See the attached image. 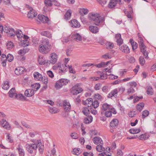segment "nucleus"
<instances>
[{
	"label": "nucleus",
	"instance_id": "1",
	"mask_svg": "<svg viewBox=\"0 0 156 156\" xmlns=\"http://www.w3.org/2000/svg\"><path fill=\"white\" fill-rule=\"evenodd\" d=\"M88 18L96 26L102 27L105 25V18L102 16L99 13H90L88 15Z\"/></svg>",
	"mask_w": 156,
	"mask_h": 156
},
{
	"label": "nucleus",
	"instance_id": "2",
	"mask_svg": "<svg viewBox=\"0 0 156 156\" xmlns=\"http://www.w3.org/2000/svg\"><path fill=\"white\" fill-rule=\"evenodd\" d=\"M25 147L27 151L30 153H33L34 151H36L38 148L41 154H42L44 151V147L40 140H37L31 144H27Z\"/></svg>",
	"mask_w": 156,
	"mask_h": 156
},
{
	"label": "nucleus",
	"instance_id": "3",
	"mask_svg": "<svg viewBox=\"0 0 156 156\" xmlns=\"http://www.w3.org/2000/svg\"><path fill=\"white\" fill-rule=\"evenodd\" d=\"M50 47L48 40L45 39L42 41L41 44L39 45L38 49L40 52L46 53L50 51Z\"/></svg>",
	"mask_w": 156,
	"mask_h": 156
},
{
	"label": "nucleus",
	"instance_id": "4",
	"mask_svg": "<svg viewBox=\"0 0 156 156\" xmlns=\"http://www.w3.org/2000/svg\"><path fill=\"white\" fill-rule=\"evenodd\" d=\"M138 41L141 52H142L145 58L147 59L148 58V53L146 51V47L144 43V40L142 37L139 35Z\"/></svg>",
	"mask_w": 156,
	"mask_h": 156
},
{
	"label": "nucleus",
	"instance_id": "5",
	"mask_svg": "<svg viewBox=\"0 0 156 156\" xmlns=\"http://www.w3.org/2000/svg\"><path fill=\"white\" fill-rule=\"evenodd\" d=\"M57 65L59 68L58 73L60 75H63L67 71L68 67L66 64L58 63Z\"/></svg>",
	"mask_w": 156,
	"mask_h": 156
},
{
	"label": "nucleus",
	"instance_id": "6",
	"mask_svg": "<svg viewBox=\"0 0 156 156\" xmlns=\"http://www.w3.org/2000/svg\"><path fill=\"white\" fill-rule=\"evenodd\" d=\"M26 7L29 10L27 14V16L29 18H33L37 15V12L29 5H26Z\"/></svg>",
	"mask_w": 156,
	"mask_h": 156
},
{
	"label": "nucleus",
	"instance_id": "7",
	"mask_svg": "<svg viewBox=\"0 0 156 156\" xmlns=\"http://www.w3.org/2000/svg\"><path fill=\"white\" fill-rule=\"evenodd\" d=\"M79 84H77L73 87L71 89V93L73 95H77L81 93L83 89L79 87Z\"/></svg>",
	"mask_w": 156,
	"mask_h": 156
},
{
	"label": "nucleus",
	"instance_id": "8",
	"mask_svg": "<svg viewBox=\"0 0 156 156\" xmlns=\"http://www.w3.org/2000/svg\"><path fill=\"white\" fill-rule=\"evenodd\" d=\"M0 123L2 127L7 130H9L11 128V126L5 119H2L1 120Z\"/></svg>",
	"mask_w": 156,
	"mask_h": 156
},
{
	"label": "nucleus",
	"instance_id": "9",
	"mask_svg": "<svg viewBox=\"0 0 156 156\" xmlns=\"http://www.w3.org/2000/svg\"><path fill=\"white\" fill-rule=\"evenodd\" d=\"M69 23L70 26L73 28H79L80 26V23L75 19L71 20L69 22Z\"/></svg>",
	"mask_w": 156,
	"mask_h": 156
},
{
	"label": "nucleus",
	"instance_id": "10",
	"mask_svg": "<svg viewBox=\"0 0 156 156\" xmlns=\"http://www.w3.org/2000/svg\"><path fill=\"white\" fill-rule=\"evenodd\" d=\"M63 107L65 111L69 112L71 110V105L69 101L67 100H65L63 102Z\"/></svg>",
	"mask_w": 156,
	"mask_h": 156
},
{
	"label": "nucleus",
	"instance_id": "11",
	"mask_svg": "<svg viewBox=\"0 0 156 156\" xmlns=\"http://www.w3.org/2000/svg\"><path fill=\"white\" fill-rule=\"evenodd\" d=\"M118 3L120 5L122 4L121 0H111L108 5V7L109 8H112L115 7Z\"/></svg>",
	"mask_w": 156,
	"mask_h": 156
},
{
	"label": "nucleus",
	"instance_id": "12",
	"mask_svg": "<svg viewBox=\"0 0 156 156\" xmlns=\"http://www.w3.org/2000/svg\"><path fill=\"white\" fill-rule=\"evenodd\" d=\"M50 62L52 64H55L57 61L58 56L56 54L53 53L50 55Z\"/></svg>",
	"mask_w": 156,
	"mask_h": 156
},
{
	"label": "nucleus",
	"instance_id": "13",
	"mask_svg": "<svg viewBox=\"0 0 156 156\" xmlns=\"http://www.w3.org/2000/svg\"><path fill=\"white\" fill-rule=\"evenodd\" d=\"M35 92V90L32 89H29L25 91L24 95L27 97H31L34 95Z\"/></svg>",
	"mask_w": 156,
	"mask_h": 156
},
{
	"label": "nucleus",
	"instance_id": "14",
	"mask_svg": "<svg viewBox=\"0 0 156 156\" xmlns=\"http://www.w3.org/2000/svg\"><path fill=\"white\" fill-rule=\"evenodd\" d=\"M98 145L96 147V149L98 151L101 152L105 151V150L107 152H108V151H110V148H108V150H107V148L105 150V148H104L103 146V144Z\"/></svg>",
	"mask_w": 156,
	"mask_h": 156
},
{
	"label": "nucleus",
	"instance_id": "15",
	"mask_svg": "<svg viewBox=\"0 0 156 156\" xmlns=\"http://www.w3.org/2000/svg\"><path fill=\"white\" fill-rule=\"evenodd\" d=\"M116 113L115 110L114 108H112L109 110L106 111L105 112V115L107 117H109L112 116V113L115 114Z\"/></svg>",
	"mask_w": 156,
	"mask_h": 156
},
{
	"label": "nucleus",
	"instance_id": "16",
	"mask_svg": "<svg viewBox=\"0 0 156 156\" xmlns=\"http://www.w3.org/2000/svg\"><path fill=\"white\" fill-rule=\"evenodd\" d=\"M118 92V90L116 88L113 90L108 95V98H111L113 96L115 97L117 96Z\"/></svg>",
	"mask_w": 156,
	"mask_h": 156
},
{
	"label": "nucleus",
	"instance_id": "17",
	"mask_svg": "<svg viewBox=\"0 0 156 156\" xmlns=\"http://www.w3.org/2000/svg\"><path fill=\"white\" fill-rule=\"evenodd\" d=\"M38 18L39 20L43 23H49L48 18L43 15H38Z\"/></svg>",
	"mask_w": 156,
	"mask_h": 156
},
{
	"label": "nucleus",
	"instance_id": "18",
	"mask_svg": "<svg viewBox=\"0 0 156 156\" xmlns=\"http://www.w3.org/2000/svg\"><path fill=\"white\" fill-rule=\"evenodd\" d=\"M93 99L91 98H88L86 100L83 101L82 103L84 105H87L88 107H91L92 104Z\"/></svg>",
	"mask_w": 156,
	"mask_h": 156
},
{
	"label": "nucleus",
	"instance_id": "19",
	"mask_svg": "<svg viewBox=\"0 0 156 156\" xmlns=\"http://www.w3.org/2000/svg\"><path fill=\"white\" fill-rule=\"evenodd\" d=\"M93 142L94 143L97 144H103V142L101 139L99 137H95L93 138Z\"/></svg>",
	"mask_w": 156,
	"mask_h": 156
},
{
	"label": "nucleus",
	"instance_id": "20",
	"mask_svg": "<svg viewBox=\"0 0 156 156\" xmlns=\"http://www.w3.org/2000/svg\"><path fill=\"white\" fill-rule=\"evenodd\" d=\"M120 49L121 51L125 53H128L130 52L129 48L126 45H123L120 46Z\"/></svg>",
	"mask_w": 156,
	"mask_h": 156
},
{
	"label": "nucleus",
	"instance_id": "21",
	"mask_svg": "<svg viewBox=\"0 0 156 156\" xmlns=\"http://www.w3.org/2000/svg\"><path fill=\"white\" fill-rule=\"evenodd\" d=\"M89 29L90 31L93 34H96L99 31V28L96 26H90L89 27Z\"/></svg>",
	"mask_w": 156,
	"mask_h": 156
},
{
	"label": "nucleus",
	"instance_id": "22",
	"mask_svg": "<svg viewBox=\"0 0 156 156\" xmlns=\"http://www.w3.org/2000/svg\"><path fill=\"white\" fill-rule=\"evenodd\" d=\"M119 123V121L117 119H113L110 123V126L112 128H114L117 126Z\"/></svg>",
	"mask_w": 156,
	"mask_h": 156
},
{
	"label": "nucleus",
	"instance_id": "23",
	"mask_svg": "<svg viewBox=\"0 0 156 156\" xmlns=\"http://www.w3.org/2000/svg\"><path fill=\"white\" fill-rule=\"evenodd\" d=\"M24 70V68L22 67H18L15 70V73L17 75H20L23 73Z\"/></svg>",
	"mask_w": 156,
	"mask_h": 156
},
{
	"label": "nucleus",
	"instance_id": "24",
	"mask_svg": "<svg viewBox=\"0 0 156 156\" xmlns=\"http://www.w3.org/2000/svg\"><path fill=\"white\" fill-rule=\"evenodd\" d=\"M115 37L116 38V41L118 44L120 46L123 42V41L121 38V35L120 34H116Z\"/></svg>",
	"mask_w": 156,
	"mask_h": 156
},
{
	"label": "nucleus",
	"instance_id": "25",
	"mask_svg": "<svg viewBox=\"0 0 156 156\" xmlns=\"http://www.w3.org/2000/svg\"><path fill=\"white\" fill-rule=\"evenodd\" d=\"M34 78L35 80H41L43 76L42 75L38 72H36L34 73L33 74Z\"/></svg>",
	"mask_w": 156,
	"mask_h": 156
},
{
	"label": "nucleus",
	"instance_id": "26",
	"mask_svg": "<svg viewBox=\"0 0 156 156\" xmlns=\"http://www.w3.org/2000/svg\"><path fill=\"white\" fill-rule=\"evenodd\" d=\"M17 149L19 151V153L20 156H24L25 155V151L23 148V147L20 145H19Z\"/></svg>",
	"mask_w": 156,
	"mask_h": 156
},
{
	"label": "nucleus",
	"instance_id": "27",
	"mask_svg": "<svg viewBox=\"0 0 156 156\" xmlns=\"http://www.w3.org/2000/svg\"><path fill=\"white\" fill-rule=\"evenodd\" d=\"M16 94L15 89L14 88H12L9 92V97L10 98H14L15 95H16Z\"/></svg>",
	"mask_w": 156,
	"mask_h": 156
},
{
	"label": "nucleus",
	"instance_id": "28",
	"mask_svg": "<svg viewBox=\"0 0 156 156\" xmlns=\"http://www.w3.org/2000/svg\"><path fill=\"white\" fill-rule=\"evenodd\" d=\"M15 35L16 36L20 41L22 40V38H23V34L22 31L20 30H18L15 32Z\"/></svg>",
	"mask_w": 156,
	"mask_h": 156
},
{
	"label": "nucleus",
	"instance_id": "29",
	"mask_svg": "<svg viewBox=\"0 0 156 156\" xmlns=\"http://www.w3.org/2000/svg\"><path fill=\"white\" fill-rule=\"evenodd\" d=\"M111 106L107 103L103 104L102 106V109L103 111H107L112 108Z\"/></svg>",
	"mask_w": 156,
	"mask_h": 156
},
{
	"label": "nucleus",
	"instance_id": "30",
	"mask_svg": "<svg viewBox=\"0 0 156 156\" xmlns=\"http://www.w3.org/2000/svg\"><path fill=\"white\" fill-rule=\"evenodd\" d=\"M72 38L73 39L78 41L81 40L82 37L78 33H75L72 35Z\"/></svg>",
	"mask_w": 156,
	"mask_h": 156
},
{
	"label": "nucleus",
	"instance_id": "31",
	"mask_svg": "<svg viewBox=\"0 0 156 156\" xmlns=\"http://www.w3.org/2000/svg\"><path fill=\"white\" fill-rule=\"evenodd\" d=\"M41 34L42 35L48 37L49 38L52 37L51 34L48 31H44L41 32Z\"/></svg>",
	"mask_w": 156,
	"mask_h": 156
},
{
	"label": "nucleus",
	"instance_id": "32",
	"mask_svg": "<svg viewBox=\"0 0 156 156\" xmlns=\"http://www.w3.org/2000/svg\"><path fill=\"white\" fill-rule=\"evenodd\" d=\"M93 120V117L91 116H89L85 118L84 119V122L86 124L91 122Z\"/></svg>",
	"mask_w": 156,
	"mask_h": 156
},
{
	"label": "nucleus",
	"instance_id": "33",
	"mask_svg": "<svg viewBox=\"0 0 156 156\" xmlns=\"http://www.w3.org/2000/svg\"><path fill=\"white\" fill-rule=\"evenodd\" d=\"M71 13V10H68L65 15L64 19L66 20H69L70 18Z\"/></svg>",
	"mask_w": 156,
	"mask_h": 156
},
{
	"label": "nucleus",
	"instance_id": "34",
	"mask_svg": "<svg viewBox=\"0 0 156 156\" xmlns=\"http://www.w3.org/2000/svg\"><path fill=\"white\" fill-rule=\"evenodd\" d=\"M60 80H59L56 82L55 85V87L57 89H58L62 87L63 86Z\"/></svg>",
	"mask_w": 156,
	"mask_h": 156
},
{
	"label": "nucleus",
	"instance_id": "35",
	"mask_svg": "<svg viewBox=\"0 0 156 156\" xmlns=\"http://www.w3.org/2000/svg\"><path fill=\"white\" fill-rule=\"evenodd\" d=\"M26 98L22 94H16L14 98L18 99H20L21 100H25Z\"/></svg>",
	"mask_w": 156,
	"mask_h": 156
},
{
	"label": "nucleus",
	"instance_id": "36",
	"mask_svg": "<svg viewBox=\"0 0 156 156\" xmlns=\"http://www.w3.org/2000/svg\"><path fill=\"white\" fill-rule=\"evenodd\" d=\"M88 12V9L86 8H82L80 10V13L82 15L87 14Z\"/></svg>",
	"mask_w": 156,
	"mask_h": 156
},
{
	"label": "nucleus",
	"instance_id": "37",
	"mask_svg": "<svg viewBox=\"0 0 156 156\" xmlns=\"http://www.w3.org/2000/svg\"><path fill=\"white\" fill-rule=\"evenodd\" d=\"M130 42L131 43L132 49L133 50L136 49L137 48V44L136 43L134 42L133 40L130 39Z\"/></svg>",
	"mask_w": 156,
	"mask_h": 156
},
{
	"label": "nucleus",
	"instance_id": "38",
	"mask_svg": "<svg viewBox=\"0 0 156 156\" xmlns=\"http://www.w3.org/2000/svg\"><path fill=\"white\" fill-rule=\"evenodd\" d=\"M2 87L4 90H7L9 89V85L8 81H5L2 85Z\"/></svg>",
	"mask_w": 156,
	"mask_h": 156
},
{
	"label": "nucleus",
	"instance_id": "39",
	"mask_svg": "<svg viewBox=\"0 0 156 156\" xmlns=\"http://www.w3.org/2000/svg\"><path fill=\"white\" fill-rule=\"evenodd\" d=\"M140 131V129H132L129 130V132L132 134L138 133Z\"/></svg>",
	"mask_w": 156,
	"mask_h": 156
},
{
	"label": "nucleus",
	"instance_id": "40",
	"mask_svg": "<svg viewBox=\"0 0 156 156\" xmlns=\"http://www.w3.org/2000/svg\"><path fill=\"white\" fill-rule=\"evenodd\" d=\"M31 87L33 89H34L35 90V91L38 90L40 87V85L39 83H36L31 85Z\"/></svg>",
	"mask_w": 156,
	"mask_h": 156
},
{
	"label": "nucleus",
	"instance_id": "41",
	"mask_svg": "<svg viewBox=\"0 0 156 156\" xmlns=\"http://www.w3.org/2000/svg\"><path fill=\"white\" fill-rule=\"evenodd\" d=\"M49 110L50 112L52 114L57 113L59 112L58 110L56 108L50 107Z\"/></svg>",
	"mask_w": 156,
	"mask_h": 156
},
{
	"label": "nucleus",
	"instance_id": "42",
	"mask_svg": "<svg viewBox=\"0 0 156 156\" xmlns=\"http://www.w3.org/2000/svg\"><path fill=\"white\" fill-rule=\"evenodd\" d=\"M147 92L148 94L152 95L153 94V90L152 87L151 86H148L147 87Z\"/></svg>",
	"mask_w": 156,
	"mask_h": 156
},
{
	"label": "nucleus",
	"instance_id": "43",
	"mask_svg": "<svg viewBox=\"0 0 156 156\" xmlns=\"http://www.w3.org/2000/svg\"><path fill=\"white\" fill-rule=\"evenodd\" d=\"M54 1V0H45L44 2L47 6H51L52 5V2Z\"/></svg>",
	"mask_w": 156,
	"mask_h": 156
},
{
	"label": "nucleus",
	"instance_id": "44",
	"mask_svg": "<svg viewBox=\"0 0 156 156\" xmlns=\"http://www.w3.org/2000/svg\"><path fill=\"white\" fill-rule=\"evenodd\" d=\"M82 112L86 115L89 114L90 113V111L88 107H84L83 108Z\"/></svg>",
	"mask_w": 156,
	"mask_h": 156
},
{
	"label": "nucleus",
	"instance_id": "45",
	"mask_svg": "<svg viewBox=\"0 0 156 156\" xmlns=\"http://www.w3.org/2000/svg\"><path fill=\"white\" fill-rule=\"evenodd\" d=\"M108 63V62H107L106 63L105 62H102L100 63L95 65V66L97 67L100 68L104 67L105 65H107Z\"/></svg>",
	"mask_w": 156,
	"mask_h": 156
},
{
	"label": "nucleus",
	"instance_id": "46",
	"mask_svg": "<svg viewBox=\"0 0 156 156\" xmlns=\"http://www.w3.org/2000/svg\"><path fill=\"white\" fill-rule=\"evenodd\" d=\"M144 107V104L143 103H139L137 106L136 108L139 111H141Z\"/></svg>",
	"mask_w": 156,
	"mask_h": 156
},
{
	"label": "nucleus",
	"instance_id": "47",
	"mask_svg": "<svg viewBox=\"0 0 156 156\" xmlns=\"http://www.w3.org/2000/svg\"><path fill=\"white\" fill-rule=\"evenodd\" d=\"M13 44L11 41H8L6 44V47L9 50L13 48Z\"/></svg>",
	"mask_w": 156,
	"mask_h": 156
},
{
	"label": "nucleus",
	"instance_id": "48",
	"mask_svg": "<svg viewBox=\"0 0 156 156\" xmlns=\"http://www.w3.org/2000/svg\"><path fill=\"white\" fill-rule=\"evenodd\" d=\"M73 152L74 154L77 155H79L81 153L80 149L79 148L74 149Z\"/></svg>",
	"mask_w": 156,
	"mask_h": 156
},
{
	"label": "nucleus",
	"instance_id": "49",
	"mask_svg": "<svg viewBox=\"0 0 156 156\" xmlns=\"http://www.w3.org/2000/svg\"><path fill=\"white\" fill-rule=\"evenodd\" d=\"M149 114V112L147 110H144L142 112V117L144 119Z\"/></svg>",
	"mask_w": 156,
	"mask_h": 156
},
{
	"label": "nucleus",
	"instance_id": "50",
	"mask_svg": "<svg viewBox=\"0 0 156 156\" xmlns=\"http://www.w3.org/2000/svg\"><path fill=\"white\" fill-rule=\"evenodd\" d=\"M9 31L7 33L9 36H14L15 35V32L14 31V29L12 28H11V29L9 30Z\"/></svg>",
	"mask_w": 156,
	"mask_h": 156
},
{
	"label": "nucleus",
	"instance_id": "51",
	"mask_svg": "<svg viewBox=\"0 0 156 156\" xmlns=\"http://www.w3.org/2000/svg\"><path fill=\"white\" fill-rule=\"evenodd\" d=\"M60 80L63 86L66 85L69 82V80L66 79H61Z\"/></svg>",
	"mask_w": 156,
	"mask_h": 156
},
{
	"label": "nucleus",
	"instance_id": "52",
	"mask_svg": "<svg viewBox=\"0 0 156 156\" xmlns=\"http://www.w3.org/2000/svg\"><path fill=\"white\" fill-rule=\"evenodd\" d=\"M92 105L95 108H97L99 106V103L97 101H93L92 100Z\"/></svg>",
	"mask_w": 156,
	"mask_h": 156
},
{
	"label": "nucleus",
	"instance_id": "53",
	"mask_svg": "<svg viewBox=\"0 0 156 156\" xmlns=\"http://www.w3.org/2000/svg\"><path fill=\"white\" fill-rule=\"evenodd\" d=\"M40 81H42L46 85L48 82V79L47 77L43 76Z\"/></svg>",
	"mask_w": 156,
	"mask_h": 156
},
{
	"label": "nucleus",
	"instance_id": "54",
	"mask_svg": "<svg viewBox=\"0 0 156 156\" xmlns=\"http://www.w3.org/2000/svg\"><path fill=\"white\" fill-rule=\"evenodd\" d=\"M7 60L9 62H12L13 59L14 57L13 55L10 54H9L7 56Z\"/></svg>",
	"mask_w": 156,
	"mask_h": 156
},
{
	"label": "nucleus",
	"instance_id": "55",
	"mask_svg": "<svg viewBox=\"0 0 156 156\" xmlns=\"http://www.w3.org/2000/svg\"><path fill=\"white\" fill-rule=\"evenodd\" d=\"M148 135L146 134H142L140 136V139L141 140H145L148 138Z\"/></svg>",
	"mask_w": 156,
	"mask_h": 156
},
{
	"label": "nucleus",
	"instance_id": "56",
	"mask_svg": "<svg viewBox=\"0 0 156 156\" xmlns=\"http://www.w3.org/2000/svg\"><path fill=\"white\" fill-rule=\"evenodd\" d=\"M70 136L73 139H76L78 137V134L75 132L71 133L70 134Z\"/></svg>",
	"mask_w": 156,
	"mask_h": 156
},
{
	"label": "nucleus",
	"instance_id": "57",
	"mask_svg": "<svg viewBox=\"0 0 156 156\" xmlns=\"http://www.w3.org/2000/svg\"><path fill=\"white\" fill-rule=\"evenodd\" d=\"M107 48H108L112 49L114 47L113 44L110 42H107L106 44Z\"/></svg>",
	"mask_w": 156,
	"mask_h": 156
},
{
	"label": "nucleus",
	"instance_id": "58",
	"mask_svg": "<svg viewBox=\"0 0 156 156\" xmlns=\"http://www.w3.org/2000/svg\"><path fill=\"white\" fill-rule=\"evenodd\" d=\"M38 61L41 65H43L45 63V60L44 58L42 57H39L38 59Z\"/></svg>",
	"mask_w": 156,
	"mask_h": 156
},
{
	"label": "nucleus",
	"instance_id": "59",
	"mask_svg": "<svg viewBox=\"0 0 156 156\" xmlns=\"http://www.w3.org/2000/svg\"><path fill=\"white\" fill-rule=\"evenodd\" d=\"M51 153L47 155V156H54L55 154L56 150L55 148H53L51 151Z\"/></svg>",
	"mask_w": 156,
	"mask_h": 156
},
{
	"label": "nucleus",
	"instance_id": "60",
	"mask_svg": "<svg viewBox=\"0 0 156 156\" xmlns=\"http://www.w3.org/2000/svg\"><path fill=\"white\" fill-rule=\"evenodd\" d=\"M101 85L100 83H98L96 84L94 86V89L96 90H98L101 89Z\"/></svg>",
	"mask_w": 156,
	"mask_h": 156
},
{
	"label": "nucleus",
	"instance_id": "61",
	"mask_svg": "<svg viewBox=\"0 0 156 156\" xmlns=\"http://www.w3.org/2000/svg\"><path fill=\"white\" fill-rule=\"evenodd\" d=\"M135 92L134 89L132 87L127 89V94H133Z\"/></svg>",
	"mask_w": 156,
	"mask_h": 156
},
{
	"label": "nucleus",
	"instance_id": "62",
	"mask_svg": "<svg viewBox=\"0 0 156 156\" xmlns=\"http://www.w3.org/2000/svg\"><path fill=\"white\" fill-rule=\"evenodd\" d=\"M140 62L142 66L145 63V61L143 57L140 56L139 58Z\"/></svg>",
	"mask_w": 156,
	"mask_h": 156
},
{
	"label": "nucleus",
	"instance_id": "63",
	"mask_svg": "<svg viewBox=\"0 0 156 156\" xmlns=\"http://www.w3.org/2000/svg\"><path fill=\"white\" fill-rule=\"evenodd\" d=\"M123 153L121 150L120 149H118L117 150V156H123Z\"/></svg>",
	"mask_w": 156,
	"mask_h": 156
},
{
	"label": "nucleus",
	"instance_id": "64",
	"mask_svg": "<svg viewBox=\"0 0 156 156\" xmlns=\"http://www.w3.org/2000/svg\"><path fill=\"white\" fill-rule=\"evenodd\" d=\"M84 156H93V154L92 152H84L83 153Z\"/></svg>",
	"mask_w": 156,
	"mask_h": 156
}]
</instances>
